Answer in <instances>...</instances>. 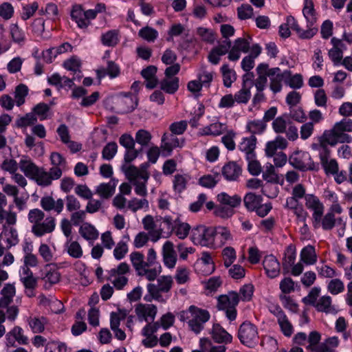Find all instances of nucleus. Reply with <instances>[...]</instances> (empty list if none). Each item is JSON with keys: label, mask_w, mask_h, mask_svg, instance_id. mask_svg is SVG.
<instances>
[{"label": "nucleus", "mask_w": 352, "mask_h": 352, "mask_svg": "<svg viewBox=\"0 0 352 352\" xmlns=\"http://www.w3.org/2000/svg\"><path fill=\"white\" fill-rule=\"evenodd\" d=\"M212 338L216 342H221L219 346H214L210 339L201 338L199 340V350H193L191 352H226L225 344L231 342L232 336L228 333L219 324H214L211 330Z\"/></svg>", "instance_id": "nucleus-1"}, {"label": "nucleus", "mask_w": 352, "mask_h": 352, "mask_svg": "<svg viewBox=\"0 0 352 352\" xmlns=\"http://www.w3.org/2000/svg\"><path fill=\"white\" fill-rule=\"evenodd\" d=\"M45 214L41 208H32L29 210L28 218L32 223V232L37 236L52 233L56 223L54 217L49 215L45 219Z\"/></svg>", "instance_id": "nucleus-2"}, {"label": "nucleus", "mask_w": 352, "mask_h": 352, "mask_svg": "<svg viewBox=\"0 0 352 352\" xmlns=\"http://www.w3.org/2000/svg\"><path fill=\"white\" fill-rule=\"evenodd\" d=\"M16 294V289L12 283H7L1 290L0 298V323H3L7 318L14 320L17 318L19 309L17 305H10Z\"/></svg>", "instance_id": "nucleus-3"}, {"label": "nucleus", "mask_w": 352, "mask_h": 352, "mask_svg": "<svg viewBox=\"0 0 352 352\" xmlns=\"http://www.w3.org/2000/svg\"><path fill=\"white\" fill-rule=\"evenodd\" d=\"M122 169L126 178L135 186V193L145 197L148 194L146 183L150 177L146 166L142 164L139 168L135 166H127L122 167Z\"/></svg>", "instance_id": "nucleus-4"}, {"label": "nucleus", "mask_w": 352, "mask_h": 352, "mask_svg": "<svg viewBox=\"0 0 352 352\" xmlns=\"http://www.w3.org/2000/svg\"><path fill=\"white\" fill-rule=\"evenodd\" d=\"M352 131L351 118H342L340 121L335 122L331 129L326 131L325 140L330 145H336L338 143H350L352 138L348 132Z\"/></svg>", "instance_id": "nucleus-5"}, {"label": "nucleus", "mask_w": 352, "mask_h": 352, "mask_svg": "<svg viewBox=\"0 0 352 352\" xmlns=\"http://www.w3.org/2000/svg\"><path fill=\"white\" fill-rule=\"evenodd\" d=\"M326 131L320 138V143H313L312 148L317 151L320 157V163L327 174H336L339 170V165L336 159H331V150L328 147L327 141L325 139Z\"/></svg>", "instance_id": "nucleus-6"}, {"label": "nucleus", "mask_w": 352, "mask_h": 352, "mask_svg": "<svg viewBox=\"0 0 352 352\" xmlns=\"http://www.w3.org/2000/svg\"><path fill=\"white\" fill-rule=\"evenodd\" d=\"M210 314L206 309H200L195 305H190L187 311H184L180 314V320H188V325L195 333H199L203 329L207 320H209Z\"/></svg>", "instance_id": "nucleus-7"}, {"label": "nucleus", "mask_w": 352, "mask_h": 352, "mask_svg": "<svg viewBox=\"0 0 352 352\" xmlns=\"http://www.w3.org/2000/svg\"><path fill=\"white\" fill-rule=\"evenodd\" d=\"M320 287H313L302 301L307 305H312L318 311L323 313H336V308L332 302V298L324 295L318 298L320 294Z\"/></svg>", "instance_id": "nucleus-8"}, {"label": "nucleus", "mask_w": 352, "mask_h": 352, "mask_svg": "<svg viewBox=\"0 0 352 352\" xmlns=\"http://www.w3.org/2000/svg\"><path fill=\"white\" fill-rule=\"evenodd\" d=\"M239 302V294L232 291L227 295H221L218 298L217 307L219 309L225 310L226 316L230 320H234L237 316L236 306Z\"/></svg>", "instance_id": "nucleus-9"}, {"label": "nucleus", "mask_w": 352, "mask_h": 352, "mask_svg": "<svg viewBox=\"0 0 352 352\" xmlns=\"http://www.w3.org/2000/svg\"><path fill=\"white\" fill-rule=\"evenodd\" d=\"M214 227L197 226L191 232V239L195 245L212 246L214 245Z\"/></svg>", "instance_id": "nucleus-10"}, {"label": "nucleus", "mask_w": 352, "mask_h": 352, "mask_svg": "<svg viewBox=\"0 0 352 352\" xmlns=\"http://www.w3.org/2000/svg\"><path fill=\"white\" fill-rule=\"evenodd\" d=\"M289 162L292 166L300 170H317L319 168L307 151H295L289 158Z\"/></svg>", "instance_id": "nucleus-11"}, {"label": "nucleus", "mask_w": 352, "mask_h": 352, "mask_svg": "<svg viewBox=\"0 0 352 352\" xmlns=\"http://www.w3.org/2000/svg\"><path fill=\"white\" fill-rule=\"evenodd\" d=\"M238 337L240 341L248 345V346H252L258 340V333L256 326L245 321L243 324H240Z\"/></svg>", "instance_id": "nucleus-12"}, {"label": "nucleus", "mask_w": 352, "mask_h": 352, "mask_svg": "<svg viewBox=\"0 0 352 352\" xmlns=\"http://www.w3.org/2000/svg\"><path fill=\"white\" fill-rule=\"evenodd\" d=\"M20 280L25 288V294L28 297L35 296L34 289L38 287V278L33 274L28 266H23L20 273Z\"/></svg>", "instance_id": "nucleus-13"}, {"label": "nucleus", "mask_w": 352, "mask_h": 352, "mask_svg": "<svg viewBox=\"0 0 352 352\" xmlns=\"http://www.w3.org/2000/svg\"><path fill=\"white\" fill-rule=\"evenodd\" d=\"M268 77L270 78V88L276 93L282 89V81L286 82V78L289 76V70L281 72L280 67H272L268 69Z\"/></svg>", "instance_id": "nucleus-14"}, {"label": "nucleus", "mask_w": 352, "mask_h": 352, "mask_svg": "<svg viewBox=\"0 0 352 352\" xmlns=\"http://www.w3.org/2000/svg\"><path fill=\"white\" fill-rule=\"evenodd\" d=\"M252 38H238L234 41L233 45L228 54L230 60H237L241 56V52L248 53L250 49Z\"/></svg>", "instance_id": "nucleus-15"}, {"label": "nucleus", "mask_w": 352, "mask_h": 352, "mask_svg": "<svg viewBox=\"0 0 352 352\" xmlns=\"http://www.w3.org/2000/svg\"><path fill=\"white\" fill-rule=\"evenodd\" d=\"M50 160L53 166L51 168L52 181L58 179L62 175L63 170L66 169L67 160L60 153H52Z\"/></svg>", "instance_id": "nucleus-16"}, {"label": "nucleus", "mask_w": 352, "mask_h": 352, "mask_svg": "<svg viewBox=\"0 0 352 352\" xmlns=\"http://www.w3.org/2000/svg\"><path fill=\"white\" fill-rule=\"evenodd\" d=\"M144 228L147 230L146 234H148V241L151 239L153 242H157L160 239L163 230L157 228L155 221L152 215H146L142 219Z\"/></svg>", "instance_id": "nucleus-17"}, {"label": "nucleus", "mask_w": 352, "mask_h": 352, "mask_svg": "<svg viewBox=\"0 0 352 352\" xmlns=\"http://www.w3.org/2000/svg\"><path fill=\"white\" fill-rule=\"evenodd\" d=\"M163 262L168 268H174L177 262V254L172 241H165L162 250Z\"/></svg>", "instance_id": "nucleus-18"}, {"label": "nucleus", "mask_w": 352, "mask_h": 352, "mask_svg": "<svg viewBox=\"0 0 352 352\" xmlns=\"http://www.w3.org/2000/svg\"><path fill=\"white\" fill-rule=\"evenodd\" d=\"M302 14L307 22V29H313L314 31L310 37V38H311L318 30V27L315 26L316 21H317V16H316L314 4L312 0H305Z\"/></svg>", "instance_id": "nucleus-19"}, {"label": "nucleus", "mask_w": 352, "mask_h": 352, "mask_svg": "<svg viewBox=\"0 0 352 352\" xmlns=\"http://www.w3.org/2000/svg\"><path fill=\"white\" fill-rule=\"evenodd\" d=\"M6 339L7 346H14L16 341L19 344H28L29 342V339L27 336H25L24 330L21 326H14L7 333Z\"/></svg>", "instance_id": "nucleus-20"}, {"label": "nucleus", "mask_w": 352, "mask_h": 352, "mask_svg": "<svg viewBox=\"0 0 352 352\" xmlns=\"http://www.w3.org/2000/svg\"><path fill=\"white\" fill-rule=\"evenodd\" d=\"M184 141L181 142L176 136L175 133H164L162 137L161 148L163 152H166V155H170L173 149L176 146H181Z\"/></svg>", "instance_id": "nucleus-21"}, {"label": "nucleus", "mask_w": 352, "mask_h": 352, "mask_svg": "<svg viewBox=\"0 0 352 352\" xmlns=\"http://www.w3.org/2000/svg\"><path fill=\"white\" fill-rule=\"evenodd\" d=\"M135 313L139 319H144L146 322H153L157 313V308L153 304H139L135 308Z\"/></svg>", "instance_id": "nucleus-22"}, {"label": "nucleus", "mask_w": 352, "mask_h": 352, "mask_svg": "<svg viewBox=\"0 0 352 352\" xmlns=\"http://www.w3.org/2000/svg\"><path fill=\"white\" fill-rule=\"evenodd\" d=\"M40 205L45 210H55L56 213H60L64 208V201L63 198H58L55 201L52 195H45L40 199Z\"/></svg>", "instance_id": "nucleus-23"}, {"label": "nucleus", "mask_w": 352, "mask_h": 352, "mask_svg": "<svg viewBox=\"0 0 352 352\" xmlns=\"http://www.w3.org/2000/svg\"><path fill=\"white\" fill-rule=\"evenodd\" d=\"M263 265L269 277H276V276H278L280 270V264L275 256H273V254L265 256Z\"/></svg>", "instance_id": "nucleus-24"}, {"label": "nucleus", "mask_w": 352, "mask_h": 352, "mask_svg": "<svg viewBox=\"0 0 352 352\" xmlns=\"http://www.w3.org/2000/svg\"><path fill=\"white\" fill-rule=\"evenodd\" d=\"M242 168L236 162H229L222 168V174L227 181H238Z\"/></svg>", "instance_id": "nucleus-25"}, {"label": "nucleus", "mask_w": 352, "mask_h": 352, "mask_svg": "<svg viewBox=\"0 0 352 352\" xmlns=\"http://www.w3.org/2000/svg\"><path fill=\"white\" fill-rule=\"evenodd\" d=\"M19 166L26 177L34 179L36 182L38 166L32 162V159H29V157H21L19 163Z\"/></svg>", "instance_id": "nucleus-26"}, {"label": "nucleus", "mask_w": 352, "mask_h": 352, "mask_svg": "<svg viewBox=\"0 0 352 352\" xmlns=\"http://www.w3.org/2000/svg\"><path fill=\"white\" fill-rule=\"evenodd\" d=\"M257 138L255 135H250V137H245L243 138L239 144V148L245 154L246 160L250 164V158H252V149L256 148Z\"/></svg>", "instance_id": "nucleus-27"}, {"label": "nucleus", "mask_w": 352, "mask_h": 352, "mask_svg": "<svg viewBox=\"0 0 352 352\" xmlns=\"http://www.w3.org/2000/svg\"><path fill=\"white\" fill-rule=\"evenodd\" d=\"M117 183L116 179H111L109 182H102L96 186L95 192L102 199H109L114 194Z\"/></svg>", "instance_id": "nucleus-28"}, {"label": "nucleus", "mask_w": 352, "mask_h": 352, "mask_svg": "<svg viewBox=\"0 0 352 352\" xmlns=\"http://www.w3.org/2000/svg\"><path fill=\"white\" fill-rule=\"evenodd\" d=\"M296 259V249L294 245L287 246L283 259L282 261V267L283 272H289L290 268L293 267L294 263Z\"/></svg>", "instance_id": "nucleus-29"}, {"label": "nucleus", "mask_w": 352, "mask_h": 352, "mask_svg": "<svg viewBox=\"0 0 352 352\" xmlns=\"http://www.w3.org/2000/svg\"><path fill=\"white\" fill-rule=\"evenodd\" d=\"M287 145V140L284 137H281V135H278L274 141H270V142L266 144L265 153L270 157H272V156L274 157L278 149H284Z\"/></svg>", "instance_id": "nucleus-30"}, {"label": "nucleus", "mask_w": 352, "mask_h": 352, "mask_svg": "<svg viewBox=\"0 0 352 352\" xmlns=\"http://www.w3.org/2000/svg\"><path fill=\"white\" fill-rule=\"evenodd\" d=\"M157 71V67L155 65H149V66L142 69L141 74L146 79V87L147 88H155L156 87L158 82V79L156 78Z\"/></svg>", "instance_id": "nucleus-31"}, {"label": "nucleus", "mask_w": 352, "mask_h": 352, "mask_svg": "<svg viewBox=\"0 0 352 352\" xmlns=\"http://www.w3.org/2000/svg\"><path fill=\"white\" fill-rule=\"evenodd\" d=\"M217 200L219 203L226 204L227 207H230L232 210V214H234V207H238V206H240L242 199L240 195H238V194L230 195V194L228 193H219L217 195Z\"/></svg>", "instance_id": "nucleus-32"}, {"label": "nucleus", "mask_w": 352, "mask_h": 352, "mask_svg": "<svg viewBox=\"0 0 352 352\" xmlns=\"http://www.w3.org/2000/svg\"><path fill=\"white\" fill-rule=\"evenodd\" d=\"M47 322V318L43 317V316H41V317H38V316H31L28 318V323L34 333H41V332H43Z\"/></svg>", "instance_id": "nucleus-33"}, {"label": "nucleus", "mask_w": 352, "mask_h": 352, "mask_svg": "<svg viewBox=\"0 0 352 352\" xmlns=\"http://www.w3.org/2000/svg\"><path fill=\"white\" fill-rule=\"evenodd\" d=\"M324 204L321 202L318 197L315 196L314 211L312 213V221L314 228H319L322 223V216L324 213Z\"/></svg>", "instance_id": "nucleus-34"}, {"label": "nucleus", "mask_w": 352, "mask_h": 352, "mask_svg": "<svg viewBox=\"0 0 352 352\" xmlns=\"http://www.w3.org/2000/svg\"><path fill=\"white\" fill-rule=\"evenodd\" d=\"M324 204L321 202L318 197L315 196L314 211L312 213V221L314 228H319L322 223V216L324 213Z\"/></svg>", "instance_id": "nucleus-35"}, {"label": "nucleus", "mask_w": 352, "mask_h": 352, "mask_svg": "<svg viewBox=\"0 0 352 352\" xmlns=\"http://www.w3.org/2000/svg\"><path fill=\"white\" fill-rule=\"evenodd\" d=\"M72 19L76 21L77 25L80 28H87L89 22L85 19V12L81 5H74L71 12Z\"/></svg>", "instance_id": "nucleus-36"}, {"label": "nucleus", "mask_w": 352, "mask_h": 352, "mask_svg": "<svg viewBox=\"0 0 352 352\" xmlns=\"http://www.w3.org/2000/svg\"><path fill=\"white\" fill-rule=\"evenodd\" d=\"M130 258L135 270L140 276H143L145 265L144 256L141 252H132Z\"/></svg>", "instance_id": "nucleus-37"}, {"label": "nucleus", "mask_w": 352, "mask_h": 352, "mask_svg": "<svg viewBox=\"0 0 352 352\" xmlns=\"http://www.w3.org/2000/svg\"><path fill=\"white\" fill-rule=\"evenodd\" d=\"M79 233L87 241H95L99 235L96 227L90 223H83L79 228Z\"/></svg>", "instance_id": "nucleus-38"}, {"label": "nucleus", "mask_w": 352, "mask_h": 352, "mask_svg": "<svg viewBox=\"0 0 352 352\" xmlns=\"http://www.w3.org/2000/svg\"><path fill=\"white\" fill-rule=\"evenodd\" d=\"M331 42L333 48L329 51V56L334 65H340V63H342V53L339 49L340 38H332Z\"/></svg>", "instance_id": "nucleus-39"}, {"label": "nucleus", "mask_w": 352, "mask_h": 352, "mask_svg": "<svg viewBox=\"0 0 352 352\" xmlns=\"http://www.w3.org/2000/svg\"><path fill=\"white\" fill-rule=\"evenodd\" d=\"M287 23L292 29L296 30V32L300 38H310L314 32V30H302V28L299 26L296 19H295L294 16H292V15L287 16Z\"/></svg>", "instance_id": "nucleus-40"}, {"label": "nucleus", "mask_w": 352, "mask_h": 352, "mask_svg": "<svg viewBox=\"0 0 352 352\" xmlns=\"http://www.w3.org/2000/svg\"><path fill=\"white\" fill-rule=\"evenodd\" d=\"M287 23L292 29L296 30V32L300 38H310L314 32V30H302V28L299 26L296 19H295L294 16H292V15L287 16Z\"/></svg>", "instance_id": "nucleus-41"}, {"label": "nucleus", "mask_w": 352, "mask_h": 352, "mask_svg": "<svg viewBox=\"0 0 352 352\" xmlns=\"http://www.w3.org/2000/svg\"><path fill=\"white\" fill-rule=\"evenodd\" d=\"M300 261L306 264H314L317 261V253L313 245L302 248L300 252Z\"/></svg>", "instance_id": "nucleus-42"}, {"label": "nucleus", "mask_w": 352, "mask_h": 352, "mask_svg": "<svg viewBox=\"0 0 352 352\" xmlns=\"http://www.w3.org/2000/svg\"><path fill=\"white\" fill-rule=\"evenodd\" d=\"M159 287L160 283H157V285H155V283H148L147 290L149 294L146 295L144 299H146V300H151V299L154 298L160 302H166L167 298H164L163 295H162V289H159Z\"/></svg>", "instance_id": "nucleus-43"}, {"label": "nucleus", "mask_w": 352, "mask_h": 352, "mask_svg": "<svg viewBox=\"0 0 352 352\" xmlns=\"http://www.w3.org/2000/svg\"><path fill=\"white\" fill-rule=\"evenodd\" d=\"M262 200L261 195H258V194L255 193H247L243 197L245 208L249 209V210H256V213L258 206Z\"/></svg>", "instance_id": "nucleus-44"}, {"label": "nucleus", "mask_w": 352, "mask_h": 352, "mask_svg": "<svg viewBox=\"0 0 352 352\" xmlns=\"http://www.w3.org/2000/svg\"><path fill=\"white\" fill-rule=\"evenodd\" d=\"M101 42L105 46H116L119 42V31L117 30H109L102 34Z\"/></svg>", "instance_id": "nucleus-45"}, {"label": "nucleus", "mask_w": 352, "mask_h": 352, "mask_svg": "<svg viewBox=\"0 0 352 352\" xmlns=\"http://www.w3.org/2000/svg\"><path fill=\"white\" fill-rule=\"evenodd\" d=\"M67 252L72 258H81L83 255V250L78 241H72L71 239L65 244Z\"/></svg>", "instance_id": "nucleus-46"}, {"label": "nucleus", "mask_w": 352, "mask_h": 352, "mask_svg": "<svg viewBox=\"0 0 352 352\" xmlns=\"http://www.w3.org/2000/svg\"><path fill=\"white\" fill-rule=\"evenodd\" d=\"M36 183L41 186H49L52 183V168L45 170V168H40L37 166Z\"/></svg>", "instance_id": "nucleus-47"}, {"label": "nucleus", "mask_w": 352, "mask_h": 352, "mask_svg": "<svg viewBox=\"0 0 352 352\" xmlns=\"http://www.w3.org/2000/svg\"><path fill=\"white\" fill-rule=\"evenodd\" d=\"M223 84L226 87H231L233 81L236 79V74L234 70L230 69L229 65L224 64L221 67Z\"/></svg>", "instance_id": "nucleus-48"}, {"label": "nucleus", "mask_w": 352, "mask_h": 352, "mask_svg": "<svg viewBox=\"0 0 352 352\" xmlns=\"http://www.w3.org/2000/svg\"><path fill=\"white\" fill-rule=\"evenodd\" d=\"M266 126L264 120H252L248 122L246 129L255 136V133H261V132L265 131Z\"/></svg>", "instance_id": "nucleus-49"}, {"label": "nucleus", "mask_w": 352, "mask_h": 352, "mask_svg": "<svg viewBox=\"0 0 352 352\" xmlns=\"http://www.w3.org/2000/svg\"><path fill=\"white\" fill-rule=\"evenodd\" d=\"M339 345L338 337L327 338L319 344V352H336V348Z\"/></svg>", "instance_id": "nucleus-50"}, {"label": "nucleus", "mask_w": 352, "mask_h": 352, "mask_svg": "<svg viewBox=\"0 0 352 352\" xmlns=\"http://www.w3.org/2000/svg\"><path fill=\"white\" fill-rule=\"evenodd\" d=\"M160 87L163 91L167 93H175V91H177L179 87V78L175 77L171 79H162L160 82Z\"/></svg>", "instance_id": "nucleus-51"}, {"label": "nucleus", "mask_w": 352, "mask_h": 352, "mask_svg": "<svg viewBox=\"0 0 352 352\" xmlns=\"http://www.w3.org/2000/svg\"><path fill=\"white\" fill-rule=\"evenodd\" d=\"M226 130V125L222 122H213L201 130L204 135H220Z\"/></svg>", "instance_id": "nucleus-52"}, {"label": "nucleus", "mask_w": 352, "mask_h": 352, "mask_svg": "<svg viewBox=\"0 0 352 352\" xmlns=\"http://www.w3.org/2000/svg\"><path fill=\"white\" fill-rule=\"evenodd\" d=\"M29 89L26 85L21 83L14 90V98L16 100V104L18 106L22 105L25 102V98L28 96Z\"/></svg>", "instance_id": "nucleus-53"}, {"label": "nucleus", "mask_w": 352, "mask_h": 352, "mask_svg": "<svg viewBox=\"0 0 352 352\" xmlns=\"http://www.w3.org/2000/svg\"><path fill=\"white\" fill-rule=\"evenodd\" d=\"M189 176L188 175H175L173 180V188L177 192H182L186 188L187 183L189 181Z\"/></svg>", "instance_id": "nucleus-54"}, {"label": "nucleus", "mask_w": 352, "mask_h": 352, "mask_svg": "<svg viewBox=\"0 0 352 352\" xmlns=\"http://www.w3.org/2000/svg\"><path fill=\"white\" fill-rule=\"evenodd\" d=\"M289 113H285L282 116L276 117L272 122V127L275 132H286L288 124Z\"/></svg>", "instance_id": "nucleus-55"}, {"label": "nucleus", "mask_w": 352, "mask_h": 352, "mask_svg": "<svg viewBox=\"0 0 352 352\" xmlns=\"http://www.w3.org/2000/svg\"><path fill=\"white\" fill-rule=\"evenodd\" d=\"M213 76L214 72H210V70H207L205 66H201L198 74V78L201 84V88L203 85L210 87L211 81L213 80Z\"/></svg>", "instance_id": "nucleus-56"}, {"label": "nucleus", "mask_w": 352, "mask_h": 352, "mask_svg": "<svg viewBox=\"0 0 352 352\" xmlns=\"http://www.w3.org/2000/svg\"><path fill=\"white\" fill-rule=\"evenodd\" d=\"M139 36L142 37V38L152 42V41H155V39L157 38L158 32L153 27L146 26L139 30Z\"/></svg>", "instance_id": "nucleus-57"}, {"label": "nucleus", "mask_w": 352, "mask_h": 352, "mask_svg": "<svg viewBox=\"0 0 352 352\" xmlns=\"http://www.w3.org/2000/svg\"><path fill=\"white\" fill-rule=\"evenodd\" d=\"M129 208L131 209L133 212H136L138 209L149 208V203L146 198H132L128 202Z\"/></svg>", "instance_id": "nucleus-58"}, {"label": "nucleus", "mask_w": 352, "mask_h": 352, "mask_svg": "<svg viewBox=\"0 0 352 352\" xmlns=\"http://www.w3.org/2000/svg\"><path fill=\"white\" fill-rule=\"evenodd\" d=\"M336 221V217L333 215V211L330 208L327 214L322 217L321 226L325 230H329V229H333V226H335Z\"/></svg>", "instance_id": "nucleus-59"}, {"label": "nucleus", "mask_w": 352, "mask_h": 352, "mask_svg": "<svg viewBox=\"0 0 352 352\" xmlns=\"http://www.w3.org/2000/svg\"><path fill=\"white\" fill-rule=\"evenodd\" d=\"M215 238H219L221 243H225L226 241L232 239V236L230 230H228L226 227H216L214 232V243Z\"/></svg>", "instance_id": "nucleus-60"}, {"label": "nucleus", "mask_w": 352, "mask_h": 352, "mask_svg": "<svg viewBox=\"0 0 352 352\" xmlns=\"http://www.w3.org/2000/svg\"><path fill=\"white\" fill-rule=\"evenodd\" d=\"M279 287L282 292L281 294H288V293H292V292L295 290V282L292 278L286 276V278H283L280 280Z\"/></svg>", "instance_id": "nucleus-61"}, {"label": "nucleus", "mask_w": 352, "mask_h": 352, "mask_svg": "<svg viewBox=\"0 0 352 352\" xmlns=\"http://www.w3.org/2000/svg\"><path fill=\"white\" fill-rule=\"evenodd\" d=\"M327 289L328 291L331 293V294H339V293H341V292L344 290V283H343L341 279L335 278L329 282L327 285Z\"/></svg>", "instance_id": "nucleus-62"}, {"label": "nucleus", "mask_w": 352, "mask_h": 352, "mask_svg": "<svg viewBox=\"0 0 352 352\" xmlns=\"http://www.w3.org/2000/svg\"><path fill=\"white\" fill-rule=\"evenodd\" d=\"M118 151L116 142H109L102 150V157L105 160H111L116 156Z\"/></svg>", "instance_id": "nucleus-63"}, {"label": "nucleus", "mask_w": 352, "mask_h": 352, "mask_svg": "<svg viewBox=\"0 0 352 352\" xmlns=\"http://www.w3.org/2000/svg\"><path fill=\"white\" fill-rule=\"evenodd\" d=\"M152 139V135L148 131L145 129H139L135 134V142L140 144L142 146L148 145Z\"/></svg>", "instance_id": "nucleus-64"}]
</instances>
